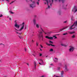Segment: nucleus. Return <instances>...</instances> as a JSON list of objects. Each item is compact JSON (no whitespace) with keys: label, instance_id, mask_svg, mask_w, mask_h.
<instances>
[{"label":"nucleus","instance_id":"41","mask_svg":"<svg viewBox=\"0 0 77 77\" xmlns=\"http://www.w3.org/2000/svg\"><path fill=\"white\" fill-rule=\"evenodd\" d=\"M22 34V33H19V35H21Z\"/></svg>","mask_w":77,"mask_h":77},{"label":"nucleus","instance_id":"58","mask_svg":"<svg viewBox=\"0 0 77 77\" xmlns=\"http://www.w3.org/2000/svg\"><path fill=\"white\" fill-rule=\"evenodd\" d=\"M48 57V56H46V57Z\"/></svg>","mask_w":77,"mask_h":77},{"label":"nucleus","instance_id":"64","mask_svg":"<svg viewBox=\"0 0 77 77\" xmlns=\"http://www.w3.org/2000/svg\"><path fill=\"white\" fill-rule=\"evenodd\" d=\"M6 1H9V0H6Z\"/></svg>","mask_w":77,"mask_h":77},{"label":"nucleus","instance_id":"20","mask_svg":"<svg viewBox=\"0 0 77 77\" xmlns=\"http://www.w3.org/2000/svg\"><path fill=\"white\" fill-rule=\"evenodd\" d=\"M40 61H41L42 63H44V62H43V60H42V59H41L40 60Z\"/></svg>","mask_w":77,"mask_h":77},{"label":"nucleus","instance_id":"27","mask_svg":"<svg viewBox=\"0 0 77 77\" xmlns=\"http://www.w3.org/2000/svg\"><path fill=\"white\" fill-rule=\"evenodd\" d=\"M67 23V20H66L63 22V23Z\"/></svg>","mask_w":77,"mask_h":77},{"label":"nucleus","instance_id":"60","mask_svg":"<svg viewBox=\"0 0 77 77\" xmlns=\"http://www.w3.org/2000/svg\"><path fill=\"white\" fill-rule=\"evenodd\" d=\"M31 1V2H32V0H29Z\"/></svg>","mask_w":77,"mask_h":77},{"label":"nucleus","instance_id":"8","mask_svg":"<svg viewBox=\"0 0 77 77\" xmlns=\"http://www.w3.org/2000/svg\"><path fill=\"white\" fill-rule=\"evenodd\" d=\"M34 65L35 68H36V66H37V64H36V62L35 61H34Z\"/></svg>","mask_w":77,"mask_h":77},{"label":"nucleus","instance_id":"6","mask_svg":"<svg viewBox=\"0 0 77 77\" xmlns=\"http://www.w3.org/2000/svg\"><path fill=\"white\" fill-rule=\"evenodd\" d=\"M63 74H64V72L63 71H61V77H63Z\"/></svg>","mask_w":77,"mask_h":77},{"label":"nucleus","instance_id":"25","mask_svg":"<svg viewBox=\"0 0 77 77\" xmlns=\"http://www.w3.org/2000/svg\"><path fill=\"white\" fill-rule=\"evenodd\" d=\"M36 46H38V43L37 42H36Z\"/></svg>","mask_w":77,"mask_h":77},{"label":"nucleus","instance_id":"62","mask_svg":"<svg viewBox=\"0 0 77 77\" xmlns=\"http://www.w3.org/2000/svg\"><path fill=\"white\" fill-rule=\"evenodd\" d=\"M24 24V23H23L22 24Z\"/></svg>","mask_w":77,"mask_h":77},{"label":"nucleus","instance_id":"48","mask_svg":"<svg viewBox=\"0 0 77 77\" xmlns=\"http://www.w3.org/2000/svg\"><path fill=\"white\" fill-rule=\"evenodd\" d=\"M52 1V3H53V0H51Z\"/></svg>","mask_w":77,"mask_h":77},{"label":"nucleus","instance_id":"21","mask_svg":"<svg viewBox=\"0 0 77 77\" xmlns=\"http://www.w3.org/2000/svg\"><path fill=\"white\" fill-rule=\"evenodd\" d=\"M14 2H15V0L14 1H12L11 3H10V4L11 5V4H12V3H14Z\"/></svg>","mask_w":77,"mask_h":77},{"label":"nucleus","instance_id":"33","mask_svg":"<svg viewBox=\"0 0 77 77\" xmlns=\"http://www.w3.org/2000/svg\"><path fill=\"white\" fill-rule=\"evenodd\" d=\"M54 61L55 62H57V60H54Z\"/></svg>","mask_w":77,"mask_h":77},{"label":"nucleus","instance_id":"35","mask_svg":"<svg viewBox=\"0 0 77 77\" xmlns=\"http://www.w3.org/2000/svg\"><path fill=\"white\" fill-rule=\"evenodd\" d=\"M16 33H17V34H19V33H18V32H17V31H16Z\"/></svg>","mask_w":77,"mask_h":77},{"label":"nucleus","instance_id":"36","mask_svg":"<svg viewBox=\"0 0 77 77\" xmlns=\"http://www.w3.org/2000/svg\"><path fill=\"white\" fill-rule=\"evenodd\" d=\"M40 46H41V48H43V47L41 45H40Z\"/></svg>","mask_w":77,"mask_h":77},{"label":"nucleus","instance_id":"4","mask_svg":"<svg viewBox=\"0 0 77 77\" xmlns=\"http://www.w3.org/2000/svg\"><path fill=\"white\" fill-rule=\"evenodd\" d=\"M15 26L16 27H17V29H19V28H20V25H17V22H16L15 23Z\"/></svg>","mask_w":77,"mask_h":77},{"label":"nucleus","instance_id":"57","mask_svg":"<svg viewBox=\"0 0 77 77\" xmlns=\"http://www.w3.org/2000/svg\"><path fill=\"white\" fill-rule=\"evenodd\" d=\"M56 77H59V76H56Z\"/></svg>","mask_w":77,"mask_h":77},{"label":"nucleus","instance_id":"10","mask_svg":"<svg viewBox=\"0 0 77 77\" xmlns=\"http://www.w3.org/2000/svg\"><path fill=\"white\" fill-rule=\"evenodd\" d=\"M69 33L70 34H74V33H75V32L69 31Z\"/></svg>","mask_w":77,"mask_h":77},{"label":"nucleus","instance_id":"15","mask_svg":"<svg viewBox=\"0 0 77 77\" xmlns=\"http://www.w3.org/2000/svg\"><path fill=\"white\" fill-rule=\"evenodd\" d=\"M65 70H66V71H68V69H67V68H66V65H65Z\"/></svg>","mask_w":77,"mask_h":77},{"label":"nucleus","instance_id":"2","mask_svg":"<svg viewBox=\"0 0 77 77\" xmlns=\"http://www.w3.org/2000/svg\"><path fill=\"white\" fill-rule=\"evenodd\" d=\"M24 29V25H23L22 27L20 28V29L19 30H18L16 29V28H15V30H17V31H21Z\"/></svg>","mask_w":77,"mask_h":77},{"label":"nucleus","instance_id":"23","mask_svg":"<svg viewBox=\"0 0 77 77\" xmlns=\"http://www.w3.org/2000/svg\"><path fill=\"white\" fill-rule=\"evenodd\" d=\"M48 8L49 9V8H50V6L48 5Z\"/></svg>","mask_w":77,"mask_h":77},{"label":"nucleus","instance_id":"16","mask_svg":"<svg viewBox=\"0 0 77 77\" xmlns=\"http://www.w3.org/2000/svg\"><path fill=\"white\" fill-rule=\"evenodd\" d=\"M36 27H37V28H39V25L38 24H37L36 25Z\"/></svg>","mask_w":77,"mask_h":77},{"label":"nucleus","instance_id":"42","mask_svg":"<svg viewBox=\"0 0 77 77\" xmlns=\"http://www.w3.org/2000/svg\"><path fill=\"white\" fill-rule=\"evenodd\" d=\"M42 56V54H40V56Z\"/></svg>","mask_w":77,"mask_h":77},{"label":"nucleus","instance_id":"50","mask_svg":"<svg viewBox=\"0 0 77 77\" xmlns=\"http://www.w3.org/2000/svg\"><path fill=\"white\" fill-rule=\"evenodd\" d=\"M62 3H64V1H62Z\"/></svg>","mask_w":77,"mask_h":77},{"label":"nucleus","instance_id":"3","mask_svg":"<svg viewBox=\"0 0 77 77\" xmlns=\"http://www.w3.org/2000/svg\"><path fill=\"white\" fill-rule=\"evenodd\" d=\"M46 38H47V39H51V40H52V39H53V38L52 37H48V36H46L45 37Z\"/></svg>","mask_w":77,"mask_h":77},{"label":"nucleus","instance_id":"46","mask_svg":"<svg viewBox=\"0 0 77 77\" xmlns=\"http://www.w3.org/2000/svg\"><path fill=\"white\" fill-rule=\"evenodd\" d=\"M34 41H35L33 40H32V42H34Z\"/></svg>","mask_w":77,"mask_h":77},{"label":"nucleus","instance_id":"43","mask_svg":"<svg viewBox=\"0 0 77 77\" xmlns=\"http://www.w3.org/2000/svg\"><path fill=\"white\" fill-rule=\"evenodd\" d=\"M42 31L43 32H44V31L42 29Z\"/></svg>","mask_w":77,"mask_h":77},{"label":"nucleus","instance_id":"26","mask_svg":"<svg viewBox=\"0 0 77 77\" xmlns=\"http://www.w3.org/2000/svg\"><path fill=\"white\" fill-rule=\"evenodd\" d=\"M51 46H52V47H54V46H55V45H52L51 44Z\"/></svg>","mask_w":77,"mask_h":77},{"label":"nucleus","instance_id":"12","mask_svg":"<svg viewBox=\"0 0 77 77\" xmlns=\"http://www.w3.org/2000/svg\"><path fill=\"white\" fill-rule=\"evenodd\" d=\"M58 14L59 15H61V11H59L58 12Z\"/></svg>","mask_w":77,"mask_h":77},{"label":"nucleus","instance_id":"39","mask_svg":"<svg viewBox=\"0 0 77 77\" xmlns=\"http://www.w3.org/2000/svg\"><path fill=\"white\" fill-rule=\"evenodd\" d=\"M32 54V55H33V56H34V57H35V55H34L33 54Z\"/></svg>","mask_w":77,"mask_h":77},{"label":"nucleus","instance_id":"7","mask_svg":"<svg viewBox=\"0 0 77 77\" xmlns=\"http://www.w3.org/2000/svg\"><path fill=\"white\" fill-rule=\"evenodd\" d=\"M42 32H40V35H39V38H42L43 36H42V34H41V33H42Z\"/></svg>","mask_w":77,"mask_h":77},{"label":"nucleus","instance_id":"9","mask_svg":"<svg viewBox=\"0 0 77 77\" xmlns=\"http://www.w3.org/2000/svg\"><path fill=\"white\" fill-rule=\"evenodd\" d=\"M66 28H68V26H66V27H64V28L63 29H60V31H62L63 30H64V29H66Z\"/></svg>","mask_w":77,"mask_h":77},{"label":"nucleus","instance_id":"32","mask_svg":"<svg viewBox=\"0 0 77 77\" xmlns=\"http://www.w3.org/2000/svg\"><path fill=\"white\" fill-rule=\"evenodd\" d=\"M37 4L38 5H39V2H37Z\"/></svg>","mask_w":77,"mask_h":77},{"label":"nucleus","instance_id":"45","mask_svg":"<svg viewBox=\"0 0 77 77\" xmlns=\"http://www.w3.org/2000/svg\"><path fill=\"white\" fill-rule=\"evenodd\" d=\"M9 20H11V21H12V19H11V18H9Z\"/></svg>","mask_w":77,"mask_h":77},{"label":"nucleus","instance_id":"19","mask_svg":"<svg viewBox=\"0 0 77 77\" xmlns=\"http://www.w3.org/2000/svg\"><path fill=\"white\" fill-rule=\"evenodd\" d=\"M18 37L20 38V39H23V37L22 36H19Z\"/></svg>","mask_w":77,"mask_h":77},{"label":"nucleus","instance_id":"54","mask_svg":"<svg viewBox=\"0 0 77 77\" xmlns=\"http://www.w3.org/2000/svg\"><path fill=\"white\" fill-rule=\"evenodd\" d=\"M40 49L41 51H42V49H41V48H40Z\"/></svg>","mask_w":77,"mask_h":77},{"label":"nucleus","instance_id":"11","mask_svg":"<svg viewBox=\"0 0 77 77\" xmlns=\"http://www.w3.org/2000/svg\"><path fill=\"white\" fill-rule=\"evenodd\" d=\"M33 21L34 24V25L36 24V20L34 19L33 20Z\"/></svg>","mask_w":77,"mask_h":77},{"label":"nucleus","instance_id":"17","mask_svg":"<svg viewBox=\"0 0 77 77\" xmlns=\"http://www.w3.org/2000/svg\"><path fill=\"white\" fill-rule=\"evenodd\" d=\"M72 38H75V35H73L72 36Z\"/></svg>","mask_w":77,"mask_h":77},{"label":"nucleus","instance_id":"1","mask_svg":"<svg viewBox=\"0 0 77 77\" xmlns=\"http://www.w3.org/2000/svg\"><path fill=\"white\" fill-rule=\"evenodd\" d=\"M73 51H74V47H72L69 49V51L70 52H72Z\"/></svg>","mask_w":77,"mask_h":77},{"label":"nucleus","instance_id":"56","mask_svg":"<svg viewBox=\"0 0 77 77\" xmlns=\"http://www.w3.org/2000/svg\"><path fill=\"white\" fill-rule=\"evenodd\" d=\"M50 32H48V34H50Z\"/></svg>","mask_w":77,"mask_h":77},{"label":"nucleus","instance_id":"63","mask_svg":"<svg viewBox=\"0 0 77 77\" xmlns=\"http://www.w3.org/2000/svg\"><path fill=\"white\" fill-rule=\"evenodd\" d=\"M27 65H29V64L28 63H27Z\"/></svg>","mask_w":77,"mask_h":77},{"label":"nucleus","instance_id":"51","mask_svg":"<svg viewBox=\"0 0 77 77\" xmlns=\"http://www.w3.org/2000/svg\"><path fill=\"white\" fill-rule=\"evenodd\" d=\"M34 17H35V18L36 17V16L35 15V16H34Z\"/></svg>","mask_w":77,"mask_h":77},{"label":"nucleus","instance_id":"55","mask_svg":"<svg viewBox=\"0 0 77 77\" xmlns=\"http://www.w3.org/2000/svg\"><path fill=\"white\" fill-rule=\"evenodd\" d=\"M45 5H46V4H47V3H46V2H45Z\"/></svg>","mask_w":77,"mask_h":77},{"label":"nucleus","instance_id":"5","mask_svg":"<svg viewBox=\"0 0 77 77\" xmlns=\"http://www.w3.org/2000/svg\"><path fill=\"white\" fill-rule=\"evenodd\" d=\"M30 8H33L35 7V6L33 4H31L30 5Z\"/></svg>","mask_w":77,"mask_h":77},{"label":"nucleus","instance_id":"40","mask_svg":"<svg viewBox=\"0 0 77 77\" xmlns=\"http://www.w3.org/2000/svg\"><path fill=\"white\" fill-rule=\"evenodd\" d=\"M3 17V15L1 14L0 16V17Z\"/></svg>","mask_w":77,"mask_h":77},{"label":"nucleus","instance_id":"59","mask_svg":"<svg viewBox=\"0 0 77 77\" xmlns=\"http://www.w3.org/2000/svg\"><path fill=\"white\" fill-rule=\"evenodd\" d=\"M51 5H52V4H51H51H50V5H51Z\"/></svg>","mask_w":77,"mask_h":77},{"label":"nucleus","instance_id":"61","mask_svg":"<svg viewBox=\"0 0 77 77\" xmlns=\"http://www.w3.org/2000/svg\"><path fill=\"white\" fill-rule=\"evenodd\" d=\"M45 34H47V33H46L45 32Z\"/></svg>","mask_w":77,"mask_h":77},{"label":"nucleus","instance_id":"31","mask_svg":"<svg viewBox=\"0 0 77 77\" xmlns=\"http://www.w3.org/2000/svg\"><path fill=\"white\" fill-rule=\"evenodd\" d=\"M45 1H46L47 3V4L48 5V0H45Z\"/></svg>","mask_w":77,"mask_h":77},{"label":"nucleus","instance_id":"52","mask_svg":"<svg viewBox=\"0 0 77 77\" xmlns=\"http://www.w3.org/2000/svg\"><path fill=\"white\" fill-rule=\"evenodd\" d=\"M48 45H51V44H48Z\"/></svg>","mask_w":77,"mask_h":77},{"label":"nucleus","instance_id":"37","mask_svg":"<svg viewBox=\"0 0 77 77\" xmlns=\"http://www.w3.org/2000/svg\"><path fill=\"white\" fill-rule=\"evenodd\" d=\"M24 50H25V51H26V48H24Z\"/></svg>","mask_w":77,"mask_h":77},{"label":"nucleus","instance_id":"28","mask_svg":"<svg viewBox=\"0 0 77 77\" xmlns=\"http://www.w3.org/2000/svg\"><path fill=\"white\" fill-rule=\"evenodd\" d=\"M32 3L33 4V5H34V4L35 3V1H34L33 2H32Z\"/></svg>","mask_w":77,"mask_h":77},{"label":"nucleus","instance_id":"14","mask_svg":"<svg viewBox=\"0 0 77 77\" xmlns=\"http://www.w3.org/2000/svg\"><path fill=\"white\" fill-rule=\"evenodd\" d=\"M61 45H62V46H63V47H66L67 46H66V45H65L64 44H61Z\"/></svg>","mask_w":77,"mask_h":77},{"label":"nucleus","instance_id":"53","mask_svg":"<svg viewBox=\"0 0 77 77\" xmlns=\"http://www.w3.org/2000/svg\"><path fill=\"white\" fill-rule=\"evenodd\" d=\"M0 45H3V44L2 43H0Z\"/></svg>","mask_w":77,"mask_h":77},{"label":"nucleus","instance_id":"24","mask_svg":"<svg viewBox=\"0 0 77 77\" xmlns=\"http://www.w3.org/2000/svg\"><path fill=\"white\" fill-rule=\"evenodd\" d=\"M49 42L50 43H52V44H53V42L50 40L49 41Z\"/></svg>","mask_w":77,"mask_h":77},{"label":"nucleus","instance_id":"34","mask_svg":"<svg viewBox=\"0 0 77 77\" xmlns=\"http://www.w3.org/2000/svg\"><path fill=\"white\" fill-rule=\"evenodd\" d=\"M10 12L11 14H14V12H13L12 11H10Z\"/></svg>","mask_w":77,"mask_h":77},{"label":"nucleus","instance_id":"38","mask_svg":"<svg viewBox=\"0 0 77 77\" xmlns=\"http://www.w3.org/2000/svg\"><path fill=\"white\" fill-rule=\"evenodd\" d=\"M46 44L47 45H48V44L47 43H46Z\"/></svg>","mask_w":77,"mask_h":77},{"label":"nucleus","instance_id":"22","mask_svg":"<svg viewBox=\"0 0 77 77\" xmlns=\"http://www.w3.org/2000/svg\"><path fill=\"white\" fill-rule=\"evenodd\" d=\"M50 51H53V49H51L50 50Z\"/></svg>","mask_w":77,"mask_h":77},{"label":"nucleus","instance_id":"13","mask_svg":"<svg viewBox=\"0 0 77 77\" xmlns=\"http://www.w3.org/2000/svg\"><path fill=\"white\" fill-rule=\"evenodd\" d=\"M56 36V35H53V38L55 37V38H54V39H57V37Z\"/></svg>","mask_w":77,"mask_h":77},{"label":"nucleus","instance_id":"44","mask_svg":"<svg viewBox=\"0 0 77 77\" xmlns=\"http://www.w3.org/2000/svg\"><path fill=\"white\" fill-rule=\"evenodd\" d=\"M55 59H56L57 60H58V59H57V58H55Z\"/></svg>","mask_w":77,"mask_h":77},{"label":"nucleus","instance_id":"29","mask_svg":"<svg viewBox=\"0 0 77 77\" xmlns=\"http://www.w3.org/2000/svg\"><path fill=\"white\" fill-rule=\"evenodd\" d=\"M32 51H30L29 52V53H32Z\"/></svg>","mask_w":77,"mask_h":77},{"label":"nucleus","instance_id":"30","mask_svg":"<svg viewBox=\"0 0 77 77\" xmlns=\"http://www.w3.org/2000/svg\"><path fill=\"white\" fill-rule=\"evenodd\" d=\"M60 68L59 67H58L57 68L58 70H60Z\"/></svg>","mask_w":77,"mask_h":77},{"label":"nucleus","instance_id":"47","mask_svg":"<svg viewBox=\"0 0 77 77\" xmlns=\"http://www.w3.org/2000/svg\"><path fill=\"white\" fill-rule=\"evenodd\" d=\"M39 64L40 65H42V64H41V63H39Z\"/></svg>","mask_w":77,"mask_h":77},{"label":"nucleus","instance_id":"49","mask_svg":"<svg viewBox=\"0 0 77 77\" xmlns=\"http://www.w3.org/2000/svg\"><path fill=\"white\" fill-rule=\"evenodd\" d=\"M44 77V75H42L41 76V77Z\"/></svg>","mask_w":77,"mask_h":77},{"label":"nucleus","instance_id":"18","mask_svg":"<svg viewBox=\"0 0 77 77\" xmlns=\"http://www.w3.org/2000/svg\"><path fill=\"white\" fill-rule=\"evenodd\" d=\"M68 34L67 33H63V35H66Z\"/></svg>","mask_w":77,"mask_h":77}]
</instances>
